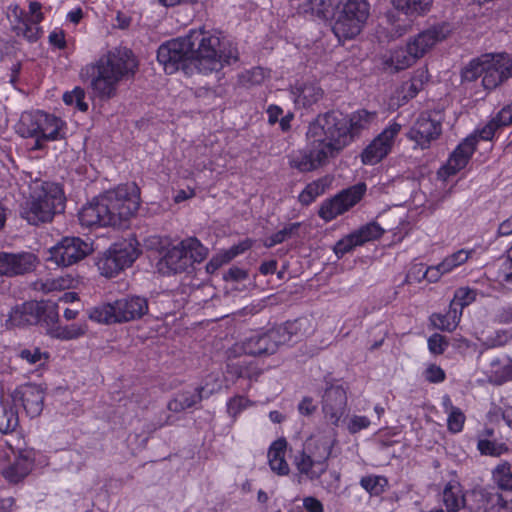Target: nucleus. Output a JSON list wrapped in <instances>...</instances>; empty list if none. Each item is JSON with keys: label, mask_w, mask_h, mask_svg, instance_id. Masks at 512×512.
Wrapping results in <instances>:
<instances>
[{"label": "nucleus", "mask_w": 512, "mask_h": 512, "mask_svg": "<svg viewBox=\"0 0 512 512\" xmlns=\"http://www.w3.org/2000/svg\"><path fill=\"white\" fill-rule=\"evenodd\" d=\"M157 59L167 74L182 70L191 75L195 70L207 75L237 62L239 52L221 33L198 29L162 44L158 48Z\"/></svg>", "instance_id": "f257e3e1"}, {"label": "nucleus", "mask_w": 512, "mask_h": 512, "mask_svg": "<svg viewBox=\"0 0 512 512\" xmlns=\"http://www.w3.org/2000/svg\"><path fill=\"white\" fill-rule=\"evenodd\" d=\"M376 111L360 109L351 114L339 110L320 113L308 126L306 138L318 143L332 158L358 139L377 120Z\"/></svg>", "instance_id": "f03ea898"}, {"label": "nucleus", "mask_w": 512, "mask_h": 512, "mask_svg": "<svg viewBox=\"0 0 512 512\" xmlns=\"http://www.w3.org/2000/svg\"><path fill=\"white\" fill-rule=\"evenodd\" d=\"M138 207V199L129 195L126 187H118L105 192L85 205L80 210L78 217L80 224L87 228L95 226L122 227L138 210Z\"/></svg>", "instance_id": "7ed1b4c3"}, {"label": "nucleus", "mask_w": 512, "mask_h": 512, "mask_svg": "<svg viewBox=\"0 0 512 512\" xmlns=\"http://www.w3.org/2000/svg\"><path fill=\"white\" fill-rule=\"evenodd\" d=\"M137 67L132 51L127 48H115L103 55L91 66L93 94L101 100L116 96L117 87L122 79L133 75Z\"/></svg>", "instance_id": "20e7f679"}, {"label": "nucleus", "mask_w": 512, "mask_h": 512, "mask_svg": "<svg viewBox=\"0 0 512 512\" xmlns=\"http://www.w3.org/2000/svg\"><path fill=\"white\" fill-rule=\"evenodd\" d=\"M482 76L483 87L493 90L512 77V57L507 53L484 54L473 59L463 70L464 81Z\"/></svg>", "instance_id": "39448f33"}, {"label": "nucleus", "mask_w": 512, "mask_h": 512, "mask_svg": "<svg viewBox=\"0 0 512 512\" xmlns=\"http://www.w3.org/2000/svg\"><path fill=\"white\" fill-rule=\"evenodd\" d=\"M65 197L61 187L55 183H44L26 200L20 210L22 218L31 225L46 223L64 210Z\"/></svg>", "instance_id": "423d86ee"}, {"label": "nucleus", "mask_w": 512, "mask_h": 512, "mask_svg": "<svg viewBox=\"0 0 512 512\" xmlns=\"http://www.w3.org/2000/svg\"><path fill=\"white\" fill-rule=\"evenodd\" d=\"M148 310V300L145 297L130 295L113 303L93 307L89 311V318L102 324L125 323L141 319Z\"/></svg>", "instance_id": "0eeeda50"}, {"label": "nucleus", "mask_w": 512, "mask_h": 512, "mask_svg": "<svg viewBox=\"0 0 512 512\" xmlns=\"http://www.w3.org/2000/svg\"><path fill=\"white\" fill-rule=\"evenodd\" d=\"M65 123L55 115L43 111L24 112L18 125L22 137L35 138L33 149H42L43 141H55L64 137Z\"/></svg>", "instance_id": "6e6552de"}, {"label": "nucleus", "mask_w": 512, "mask_h": 512, "mask_svg": "<svg viewBox=\"0 0 512 512\" xmlns=\"http://www.w3.org/2000/svg\"><path fill=\"white\" fill-rule=\"evenodd\" d=\"M332 446L326 437L310 438L306 442L303 450L294 458L299 482L303 477L310 481L317 480L327 471Z\"/></svg>", "instance_id": "1a4fd4ad"}, {"label": "nucleus", "mask_w": 512, "mask_h": 512, "mask_svg": "<svg viewBox=\"0 0 512 512\" xmlns=\"http://www.w3.org/2000/svg\"><path fill=\"white\" fill-rule=\"evenodd\" d=\"M305 320L287 321L283 325L270 329L266 333H257L242 342V350L246 355L261 356L274 354L280 345L292 341L298 336Z\"/></svg>", "instance_id": "9d476101"}, {"label": "nucleus", "mask_w": 512, "mask_h": 512, "mask_svg": "<svg viewBox=\"0 0 512 512\" xmlns=\"http://www.w3.org/2000/svg\"><path fill=\"white\" fill-rule=\"evenodd\" d=\"M207 254V248L197 238L189 237L165 252L158 263L159 270L167 274L187 272L194 263L202 262Z\"/></svg>", "instance_id": "9b49d317"}, {"label": "nucleus", "mask_w": 512, "mask_h": 512, "mask_svg": "<svg viewBox=\"0 0 512 512\" xmlns=\"http://www.w3.org/2000/svg\"><path fill=\"white\" fill-rule=\"evenodd\" d=\"M369 15L367 0H343L337 5L332 31L339 41L353 39L361 33Z\"/></svg>", "instance_id": "f8f14e48"}, {"label": "nucleus", "mask_w": 512, "mask_h": 512, "mask_svg": "<svg viewBox=\"0 0 512 512\" xmlns=\"http://www.w3.org/2000/svg\"><path fill=\"white\" fill-rule=\"evenodd\" d=\"M138 249L132 240L113 244L99 259L97 265L101 274L113 277L132 265L138 257Z\"/></svg>", "instance_id": "ddd939ff"}, {"label": "nucleus", "mask_w": 512, "mask_h": 512, "mask_svg": "<svg viewBox=\"0 0 512 512\" xmlns=\"http://www.w3.org/2000/svg\"><path fill=\"white\" fill-rule=\"evenodd\" d=\"M443 114L441 111L420 113L407 133V138L421 149H427L442 133Z\"/></svg>", "instance_id": "4468645a"}, {"label": "nucleus", "mask_w": 512, "mask_h": 512, "mask_svg": "<svg viewBox=\"0 0 512 512\" xmlns=\"http://www.w3.org/2000/svg\"><path fill=\"white\" fill-rule=\"evenodd\" d=\"M92 251V243L80 237H64L50 249L49 260L58 266L68 267L83 260Z\"/></svg>", "instance_id": "2eb2a0df"}, {"label": "nucleus", "mask_w": 512, "mask_h": 512, "mask_svg": "<svg viewBox=\"0 0 512 512\" xmlns=\"http://www.w3.org/2000/svg\"><path fill=\"white\" fill-rule=\"evenodd\" d=\"M365 192L366 185L364 183L353 185L341 191L333 198L325 200L318 214L325 221H331L356 205L362 199Z\"/></svg>", "instance_id": "dca6fc26"}, {"label": "nucleus", "mask_w": 512, "mask_h": 512, "mask_svg": "<svg viewBox=\"0 0 512 512\" xmlns=\"http://www.w3.org/2000/svg\"><path fill=\"white\" fill-rule=\"evenodd\" d=\"M401 130V125L393 122L386 127L361 154L362 162L366 165H375L385 158L392 150L394 140Z\"/></svg>", "instance_id": "f3484780"}, {"label": "nucleus", "mask_w": 512, "mask_h": 512, "mask_svg": "<svg viewBox=\"0 0 512 512\" xmlns=\"http://www.w3.org/2000/svg\"><path fill=\"white\" fill-rule=\"evenodd\" d=\"M318 143L307 139L305 149L293 152L289 156V165L299 172H310L324 166L332 158Z\"/></svg>", "instance_id": "a211bd4d"}, {"label": "nucleus", "mask_w": 512, "mask_h": 512, "mask_svg": "<svg viewBox=\"0 0 512 512\" xmlns=\"http://www.w3.org/2000/svg\"><path fill=\"white\" fill-rule=\"evenodd\" d=\"M321 405L325 419L337 426L347 409L346 390L342 385H327L322 394Z\"/></svg>", "instance_id": "6ab92c4d"}, {"label": "nucleus", "mask_w": 512, "mask_h": 512, "mask_svg": "<svg viewBox=\"0 0 512 512\" xmlns=\"http://www.w3.org/2000/svg\"><path fill=\"white\" fill-rule=\"evenodd\" d=\"M450 25L440 23L418 33L408 41L412 53L419 58L429 52L437 43L445 40L450 34Z\"/></svg>", "instance_id": "aec40b11"}, {"label": "nucleus", "mask_w": 512, "mask_h": 512, "mask_svg": "<svg viewBox=\"0 0 512 512\" xmlns=\"http://www.w3.org/2000/svg\"><path fill=\"white\" fill-rule=\"evenodd\" d=\"M13 402H21L26 414L37 417L41 414L44 405V393L42 389L34 384H26L17 388L12 393Z\"/></svg>", "instance_id": "412c9836"}, {"label": "nucleus", "mask_w": 512, "mask_h": 512, "mask_svg": "<svg viewBox=\"0 0 512 512\" xmlns=\"http://www.w3.org/2000/svg\"><path fill=\"white\" fill-rule=\"evenodd\" d=\"M34 461L32 451H20L15 461L2 471V475L10 483H18L31 472Z\"/></svg>", "instance_id": "4be33fe9"}, {"label": "nucleus", "mask_w": 512, "mask_h": 512, "mask_svg": "<svg viewBox=\"0 0 512 512\" xmlns=\"http://www.w3.org/2000/svg\"><path fill=\"white\" fill-rule=\"evenodd\" d=\"M476 143V138L469 137L456 147L445 166L448 175L456 174L468 164L476 149Z\"/></svg>", "instance_id": "5701e85b"}, {"label": "nucleus", "mask_w": 512, "mask_h": 512, "mask_svg": "<svg viewBox=\"0 0 512 512\" xmlns=\"http://www.w3.org/2000/svg\"><path fill=\"white\" fill-rule=\"evenodd\" d=\"M471 496L476 503V509L482 512H503L507 502L502 494L488 488L474 489Z\"/></svg>", "instance_id": "b1692460"}, {"label": "nucleus", "mask_w": 512, "mask_h": 512, "mask_svg": "<svg viewBox=\"0 0 512 512\" xmlns=\"http://www.w3.org/2000/svg\"><path fill=\"white\" fill-rule=\"evenodd\" d=\"M205 390V386H200L195 388L193 391L179 392L168 402L167 408L176 413L192 408L196 404L200 403L204 397H208L213 393V390H210L204 395Z\"/></svg>", "instance_id": "393cba45"}, {"label": "nucleus", "mask_w": 512, "mask_h": 512, "mask_svg": "<svg viewBox=\"0 0 512 512\" xmlns=\"http://www.w3.org/2000/svg\"><path fill=\"white\" fill-rule=\"evenodd\" d=\"M291 93L296 105L307 108L317 103L324 95L323 89L315 82L297 84Z\"/></svg>", "instance_id": "a878e982"}, {"label": "nucleus", "mask_w": 512, "mask_h": 512, "mask_svg": "<svg viewBox=\"0 0 512 512\" xmlns=\"http://www.w3.org/2000/svg\"><path fill=\"white\" fill-rule=\"evenodd\" d=\"M287 441L284 438L274 441L268 450V462L271 470L280 476L289 474L290 468L285 460Z\"/></svg>", "instance_id": "bb28decb"}, {"label": "nucleus", "mask_w": 512, "mask_h": 512, "mask_svg": "<svg viewBox=\"0 0 512 512\" xmlns=\"http://www.w3.org/2000/svg\"><path fill=\"white\" fill-rule=\"evenodd\" d=\"M489 365L486 373L491 383L500 385L512 379V360L509 357H495Z\"/></svg>", "instance_id": "cd10ccee"}, {"label": "nucleus", "mask_w": 512, "mask_h": 512, "mask_svg": "<svg viewBox=\"0 0 512 512\" xmlns=\"http://www.w3.org/2000/svg\"><path fill=\"white\" fill-rule=\"evenodd\" d=\"M227 373L237 378L253 379L260 375V370L253 360L240 357L231 359L227 363Z\"/></svg>", "instance_id": "c85d7f7f"}, {"label": "nucleus", "mask_w": 512, "mask_h": 512, "mask_svg": "<svg viewBox=\"0 0 512 512\" xmlns=\"http://www.w3.org/2000/svg\"><path fill=\"white\" fill-rule=\"evenodd\" d=\"M332 5V0H306L299 5L298 13L312 19H327Z\"/></svg>", "instance_id": "c756f323"}, {"label": "nucleus", "mask_w": 512, "mask_h": 512, "mask_svg": "<svg viewBox=\"0 0 512 512\" xmlns=\"http://www.w3.org/2000/svg\"><path fill=\"white\" fill-rule=\"evenodd\" d=\"M393 8L410 18L429 12L432 0H391Z\"/></svg>", "instance_id": "7c9ffc66"}, {"label": "nucleus", "mask_w": 512, "mask_h": 512, "mask_svg": "<svg viewBox=\"0 0 512 512\" xmlns=\"http://www.w3.org/2000/svg\"><path fill=\"white\" fill-rule=\"evenodd\" d=\"M442 496L447 512H458L465 506L464 495L458 482H448L443 489Z\"/></svg>", "instance_id": "2f4dec72"}, {"label": "nucleus", "mask_w": 512, "mask_h": 512, "mask_svg": "<svg viewBox=\"0 0 512 512\" xmlns=\"http://www.w3.org/2000/svg\"><path fill=\"white\" fill-rule=\"evenodd\" d=\"M10 277L34 270L37 257L30 252L10 253Z\"/></svg>", "instance_id": "473e14b6"}, {"label": "nucleus", "mask_w": 512, "mask_h": 512, "mask_svg": "<svg viewBox=\"0 0 512 512\" xmlns=\"http://www.w3.org/2000/svg\"><path fill=\"white\" fill-rule=\"evenodd\" d=\"M412 52L413 51L407 43L405 48L401 47L393 50L386 64L395 71L406 69L418 60V57H416Z\"/></svg>", "instance_id": "72a5a7b5"}, {"label": "nucleus", "mask_w": 512, "mask_h": 512, "mask_svg": "<svg viewBox=\"0 0 512 512\" xmlns=\"http://www.w3.org/2000/svg\"><path fill=\"white\" fill-rule=\"evenodd\" d=\"M461 312L450 306L446 314L435 313L431 316V322L435 328L452 332L460 321Z\"/></svg>", "instance_id": "f704fd0d"}, {"label": "nucleus", "mask_w": 512, "mask_h": 512, "mask_svg": "<svg viewBox=\"0 0 512 512\" xmlns=\"http://www.w3.org/2000/svg\"><path fill=\"white\" fill-rule=\"evenodd\" d=\"M19 419L18 414L9 403H0V432L9 433L16 429Z\"/></svg>", "instance_id": "c9c22d12"}, {"label": "nucleus", "mask_w": 512, "mask_h": 512, "mask_svg": "<svg viewBox=\"0 0 512 512\" xmlns=\"http://www.w3.org/2000/svg\"><path fill=\"white\" fill-rule=\"evenodd\" d=\"M328 186V180L321 178L309 183L304 190L299 194V201L304 205L311 204L318 196L325 192Z\"/></svg>", "instance_id": "e433bc0d"}, {"label": "nucleus", "mask_w": 512, "mask_h": 512, "mask_svg": "<svg viewBox=\"0 0 512 512\" xmlns=\"http://www.w3.org/2000/svg\"><path fill=\"white\" fill-rule=\"evenodd\" d=\"M493 480L502 490L512 491V464L504 461L492 471Z\"/></svg>", "instance_id": "4c0bfd02"}, {"label": "nucleus", "mask_w": 512, "mask_h": 512, "mask_svg": "<svg viewBox=\"0 0 512 512\" xmlns=\"http://www.w3.org/2000/svg\"><path fill=\"white\" fill-rule=\"evenodd\" d=\"M86 323H73L67 326H56L52 335L61 340H72L83 336L87 332Z\"/></svg>", "instance_id": "58836bf2"}, {"label": "nucleus", "mask_w": 512, "mask_h": 512, "mask_svg": "<svg viewBox=\"0 0 512 512\" xmlns=\"http://www.w3.org/2000/svg\"><path fill=\"white\" fill-rule=\"evenodd\" d=\"M383 232L384 230L379 224L372 222L360 227L358 230L352 232V234L359 246H361L366 242L380 238Z\"/></svg>", "instance_id": "ea45409f"}, {"label": "nucleus", "mask_w": 512, "mask_h": 512, "mask_svg": "<svg viewBox=\"0 0 512 512\" xmlns=\"http://www.w3.org/2000/svg\"><path fill=\"white\" fill-rule=\"evenodd\" d=\"M360 485L371 496H379L388 487V480L384 476L369 475L361 478Z\"/></svg>", "instance_id": "a19ab883"}, {"label": "nucleus", "mask_w": 512, "mask_h": 512, "mask_svg": "<svg viewBox=\"0 0 512 512\" xmlns=\"http://www.w3.org/2000/svg\"><path fill=\"white\" fill-rule=\"evenodd\" d=\"M477 290L469 288V287H460L455 293L454 297L450 303V306L453 308H457L458 312L462 313V309L476 300Z\"/></svg>", "instance_id": "79ce46f5"}, {"label": "nucleus", "mask_w": 512, "mask_h": 512, "mask_svg": "<svg viewBox=\"0 0 512 512\" xmlns=\"http://www.w3.org/2000/svg\"><path fill=\"white\" fill-rule=\"evenodd\" d=\"M300 227V223H289L283 229L277 231L272 234L264 241V246L267 248H271L277 244L284 242L285 240L291 238L294 234L298 232Z\"/></svg>", "instance_id": "37998d69"}, {"label": "nucleus", "mask_w": 512, "mask_h": 512, "mask_svg": "<svg viewBox=\"0 0 512 512\" xmlns=\"http://www.w3.org/2000/svg\"><path fill=\"white\" fill-rule=\"evenodd\" d=\"M40 322L52 329L56 327L59 321L58 305L54 302H40Z\"/></svg>", "instance_id": "c03bdc74"}, {"label": "nucleus", "mask_w": 512, "mask_h": 512, "mask_svg": "<svg viewBox=\"0 0 512 512\" xmlns=\"http://www.w3.org/2000/svg\"><path fill=\"white\" fill-rule=\"evenodd\" d=\"M425 79L426 73L420 71L409 81L404 82L402 84V91L405 93L403 98L406 100L414 98L423 89Z\"/></svg>", "instance_id": "a18cd8bd"}, {"label": "nucleus", "mask_w": 512, "mask_h": 512, "mask_svg": "<svg viewBox=\"0 0 512 512\" xmlns=\"http://www.w3.org/2000/svg\"><path fill=\"white\" fill-rule=\"evenodd\" d=\"M471 253L472 251L465 249H460L457 252H454L440 263V269H442V272H451L454 268L465 263L469 259Z\"/></svg>", "instance_id": "49530a36"}, {"label": "nucleus", "mask_w": 512, "mask_h": 512, "mask_svg": "<svg viewBox=\"0 0 512 512\" xmlns=\"http://www.w3.org/2000/svg\"><path fill=\"white\" fill-rule=\"evenodd\" d=\"M85 91L81 87H75L72 91L65 92L63 101L66 105H76L77 109L81 112L88 110V104L84 101Z\"/></svg>", "instance_id": "de8ad7c7"}, {"label": "nucleus", "mask_w": 512, "mask_h": 512, "mask_svg": "<svg viewBox=\"0 0 512 512\" xmlns=\"http://www.w3.org/2000/svg\"><path fill=\"white\" fill-rule=\"evenodd\" d=\"M477 447L481 454L493 457H499L502 454L508 452V447L506 444L486 439L479 440Z\"/></svg>", "instance_id": "09e8293b"}, {"label": "nucleus", "mask_w": 512, "mask_h": 512, "mask_svg": "<svg viewBox=\"0 0 512 512\" xmlns=\"http://www.w3.org/2000/svg\"><path fill=\"white\" fill-rule=\"evenodd\" d=\"M13 31L17 36H22L29 42L37 41L41 32L38 24H34L30 19L21 25L15 26Z\"/></svg>", "instance_id": "8fccbe9b"}, {"label": "nucleus", "mask_w": 512, "mask_h": 512, "mask_svg": "<svg viewBox=\"0 0 512 512\" xmlns=\"http://www.w3.org/2000/svg\"><path fill=\"white\" fill-rule=\"evenodd\" d=\"M22 309L26 322L28 325H36L40 323V302L38 301H27L22 303Z\"/></svg>", "instance_id": "3c124183"}, {"label": "nucleus", "mask_w": 512, "mask_h": 512, "mask_svg": "<svg viewBox=\"0 0 512 512\" xmlns=\"http://www.w3.org/2000/svg\"><path fill=\"white\" fill-rule=\"evenodd\" d=\"M465 415L458 407H451L447 419L448 430L452 433H458L463 429Z\"/></svg>", "instance_id": "603ef678"}, {"label": "nucleus", "mask_w": 512, "mask_h": 512, "mask_svg": "<svg viewBox=\"0 0 512 512\" xmlns=\"http://www.w3.org/2000/svg\"><path fill=\"white\" fill-rule=\"evenodd\" d=\"M359 246L357 240L354 238L353 234H349L346 237L340 239L334 245V252L338 258L343 257L346 253L351 252L355 247Z\"/></svg>", "instance_id": "864d4df0"}, {"label": "nucleus", "mask_w": 512, "mask_h": 512, "mask_svg": "<svg viewBox=\"0 0 512 512\" xmlns=\"http://www.w3.org/2000/svg\"><path fill=\"white\" fill-rule=\"evenodd\" d=\"M449 346L447 338L441 334L434 333L428 338V349L434 355H441Z\"/></svg>", "instance_id": "5fc2aeb1"}, {"label": "nucleus", "mask_w": 512, "mask_h": 512, "mask_svg": "<svg viewBox=\"0 0 512 512\" xmlns=\"http://www.w3.org/2000/svg\"><path fill=\"white\" fill-rule=\"evenodd\" d=\"M26 317L24 316V311L22 309V304L17 305L9 313L8 319L5 322V326L7 328L12 327H20L28 325V322H26Z\"/></svg>", "instance_id": "6e6d98bb"}, {"label": "nucleus", "mask_w": 512, "mask_h": 512, "mask_svg": "<svg viewBox=\"0 0 512 512\" xmlns=\"http://www.w3.org/2000/svg\"><path fill=\"white\" fill-rule=\"evenodd\" d=\"M7 17L11 23L12 30H14L15 26L21 25L30 19L18 5H10L8 7Z\"/></svg>", "instance_id": "4d7b16f0"}, {"label": "nucleus", "mask_w": 512, "mask_h": 512, "mask_svg": "<svg viewBox=\"0 0 512 512\" xmlns=\"http://www.w3.org/2000/svg\"><path fill=\"white\" fill-rule=\"evenodd\" d=\"M424 377L430 383H441L445 380L446 374L440 366L430 364L424 371Z\"/></svg>", "instance_id": "13d9d810"}, {"label": "nucleus", "mask_w": 512, "mask_h": 512, "mask_svg": "<svg viewBox=\"0 0 512 512\" xmlns=\"http://www.w3.org/2000/svg\"><path fill=\"white\" fill-rule=\"evenodd\" d=\"M248 399L243 396H235L227 403V412L230 416L236 417L248 405Z\"/></svg>", "instance_id": "bf43d9fd"}, {"label": "nucleus", "mask_w": 512, "mask_h": 512, "mask_svg": "<svg viewBox=\"0 0 512 512\" xmlns=\"http://www.w3.org/2000/svg\"><path fill=\"white\" fill-rule=\"evenodd\" d=\"M242 77L246 82L250 83L251 85H257L264 81L266 75L263 68L255 67L249 71H246Z\"/></svg>", "instance_id": "052dcab7"}, {"label": "nucleus", "mask_w": 512, "mask_h": 512, "mask_svg": "<svg viewBox=\"0 0 512 512\" xmlns=\"http://www.w3.org/2000/svg\"><path fill=\"white\" fill-rule=\"evenodd\" d=\"M370 425V420L366 416L354 415L348 424V430L351 434L358 433Z\"/></svg>", "instance_id": "680f3d73"}, {"label": "nucleus", "mask_w": 512, "mask_h": 512, "mask_svg": "<svg viewBox=\"0 0 512 512\" xmlns=\"http://www.w3.org/2000/svg\"><path fill=\"white\" fill-rule=\"evenodd\" d=\"M494 119L501 127L512 125V103L505 105Z\"/></svg>", "instance_id": "e2e57ef3"}, {"label": "nucleus", "mask_w": 512, "mask_h": 512, "mask_svg": "<svg viewBox=\"0 0 512 512\" xmlns=\"http://www.w3.org/2000/svg\"><path fill=\"white\" fill-rule=\"evenodd\" d=\"M20 357L26 360L29 364H36L42 357L48 358L46 353H42L39 348L33 350L24 349L20 352Z\"/></svg>", "instance_id": "0e129e2a"}, {"label": "nucleus", "mask_w": 512, "mask_h": 512, "mask_svg": "<svg viewBox=\"0 0 512 512\" xmlns=\"http://www.w3.org/2000/svg\"><path fill=\"white\" fill-rule=\"evenodd\" d=\"M251 241L245 240L237 245L232 246L228 250L224 251L223 254L227 258V260L230 262L233 258L238 256L239 254L245 252L246 250L250 249L251 247Z\"/></svg>", "instance_id": "69168bd1"}, {"label": "nucleus", "mask_w": 512, "mask_h": 512, "mask_svg": "<svg viewBox=\"0 0 512 512\" xmlns=\"http://www.w3.org/2000/svg\"><path fill=\"white\" fill-rule=\"evenodd\" d=\"M500 127L498 122L493 118L479 131V138L485 141L491 140Z\"/></svg>", "instance_id": "338daca9"}, {"label": "nucleus", "mask_w": 512, "mask_h": 512, "mask_svg": "<svg viewBox=\"0 0 512 512\" xmlns=\"http://www.w3.org/2000/svg\"><path fill=\"white\" fill-rule=\"evenodd\" d=\"M303 506L308 512H323V504L315 497H306L303 500Z\"/></svg>", "instance_id": "774afa93"}]
</instances>
